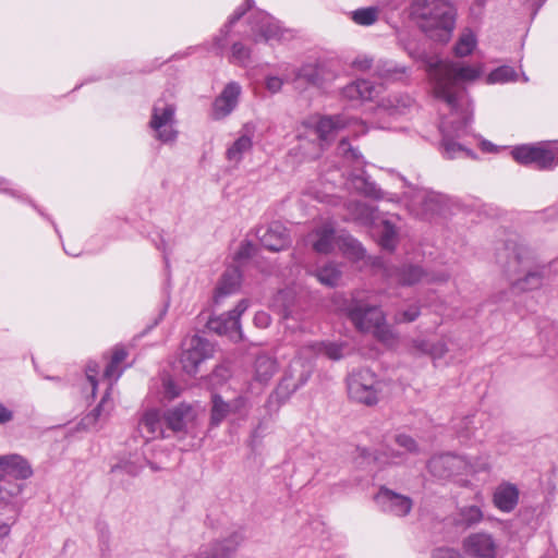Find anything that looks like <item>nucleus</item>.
Segmentation results:
<instances>
[{"mask_svg":"<svg viewBox=\"0 0 558 558\" xmlns=\"http://www.w3.org/2000/svg\"><path fill=\"white\" fill-rule=\"evenodd\" d=\"M405 50L410 57L423 62L433 83L435 96L446 101L451 110L450 117L440 123L444 155L448 159H453L462 154L470 155V150L457 143L456 138L469 134L473 112L468 109L460 110L458 100L460 85L475 81L481 74L480 69L460 61L441 60L437 56H428L416 46H405Z\"/></svg>","mask_w":558,"mask_h":558,"instance_id":"1","label":"nucleus"},{"mask_svg":"<svg viewBox=\"0 0 558 558\" xmlns=\"http://www.w3.org/2000/svg\"><path fill=\"white\" fill-rule=\"evenodd\" d=\"M496 258L513 291L527 292L543 286L544 271L533 269L534 255L525 244L509 240L497 252Z\"/></svg>","mask_w":558,"mask_h":558,"instance_id":"2","label":"nucleus"},{"mask_svg":"<svg viewBox=\"0 0 558 558\" xmlns=\"http://www.w3.org/2000/svg\"><path fill=\"white\" fill-rule=\"evenodd\" d=\"M411 16L429 36H433L434 32H440V40L449 38L456 24V10L450 0H413Z\"/></svg>","mask_w":558,"mask_h":558,"instance_id":"3","label":"nucleus"},{"mask_svg":"<svg viewBox=\"0 0 558 558\" xmlns=\"http://www.w3.org/2000/svg\"><path fill=\"white\" fill-rule=\"evenodd\" d=\"M379 381L377 376L369 368H359L347 377L349 397L366 405H374L378 402Z\"/></svg>","mask_w":558,"mask_h":558,"instance_id":"4","label":"nucleus"},{"mask_svg":"<svg viewBox=\"0 0 558 558\" xmlns=\"http://www.w3.org/2000/svg\"><path fill=\"white\" fill-rule=\"evenodd\" d=\"M429 473L439 480H450L458 475H468L477 473L486 469L484 463L482 468H475L471 461L462 456L453 453H441L434 456L427 463Z\"/></svg>","mask_w":558,"mask_h":558,"instance_id":"5","label":"nucleus"},{"mask_svg":"<svg viewBox=\"0 0 558 558\" xmlns=\"http://www.w3.org/2000/svg\"><path fill=\"white\" fill-rule=\"evenodd\" d=\"M511 155L517 162L538 170H548L558 165V149L543 143L515 146Z\"/></svg>","mask_w":558,"mask_h":558,"instance_id":"6","label":"nucleus"},{"mask_svg":"<svg viewBox=\"0 0 558 558\" xmlns=\"http://www.w3.org/2000/svg\"><path fill=\"white\" fill-rule=\"evenodd\" d=\"M385 275L389 283L403 287H410L420 282L433 283L448 280V275L445 272L430 274L425 271L420 265L413 264L386 267Z\"/></svg>","mask_w":558,"mask_h":558,"instance_id":"7","label":"nucleus"},{"mask_svg":"<svg viewBox=\"0 0 558 558\" xmlns=\"http://www.w3.org/2000/svg\"><path fill=\"white\" fill-rule=\"evenodd\" d=\"M214 353L213 344L201 336H193L183 342L180 355L182 369L189 375H195L199 365Z\"/></svg>","mask_w":558,"mask_h":558,"instance_id":"8","label":"nucleus"},{"mask_svg":"<svg viewBox=\"0 0 558 558\" xmlns=\"http://www.w3.org/2000/svg\"><path fill=\"white\" fill-rule=\"evenodd\" d=\"M175 106L162 99L157 100L151 110L149 126L156 132V138L163 142H173L178 132L174 130Z\"/></svg>","mask_w":558,"mask_h":558,"instance_id":"9","label":"nucleus"},{"mask_svg":"<svg viewBox=\"0 0 558 558\" xmlns=\"http://www.w3.org/2000/svg\"><path fill=\"white\" fill-rule=\"evenodd\" d=\"M244 536L241 531H232L227 535L202 545L191 558H234Z\"/></svg>","mask_w":558,"mask_h":558,"instance_id":"10","label":"nucleus"},{"mask_svg":"<svg viewBox=\"0 0 558 558\" xmlns=\"http://www.w3.org/2000/svg\"><path fill=\"white\" fill-rule=\"evenodd\" d=\"M247 307V301L241 300L232 311L210 318L207 323V328L217 335H227L232 339H241L240 317Z\"/></svg>","mask_w":558,"mask_h":558,"instance_id":"11","label":"nucleus"},{"mask_svg":"<svg viewBox=\"0 0 558 558\" xmlns=\"http://www.w3.org/2000/svg\"><path fill=\"white\" fill-rule=\"evenodd\" d=\"M251 31L255 43L259 40H283L287 39L289 31L282 29L278 22L264 11L255 12L250 20Z\"/></svg>","mask_w":558,"mask_h":558,"instance_id":"12","label":"nucleus"},{"mask_svg":"<svg viewBox=\"0 0 558 558\" xmlns=\"http://www.w3.org/2000/svg\"><path fill=\"white\" fill-rule=\"evenodd\" d=\"M374 500L381 511L396 517L408 515L413 507V501L410 497L386 487H380Z\"/></svg>","mask_w":558,"mask_h":558,"instance_id":"13","label":"nucleus"},{"mask_svg":"<svg viewBox=\"0 0 558 558\" xmlns=\"http://www.w3.org/2000/svg\"><path fill=\"white\" fill-rule=\"evenodd\" d=\"M462 549L473 558H496L497 543L492 534L476 532L462 541Z\"/></svg>","mask_w":558,"mask_h":558,"instance_id":"14","label":"nucleus"},{"mask_svg":"<svg viewBox=\"0 0 558 558\" xmlns=\"http://www.w3.org/2000/svg\"><path fill=\"white\" fill-rule=\"evenodd\" d=\"M256 235L262 245L272 252H279L291 244L287 228L279 221H274L266 227H259Z\"/></svg>","mask_w":558,"mask_h":558,"instance_id":"15","label":"nucleus"},{"mask_svg":"<svg viewBox=\"0 0 558 558\" xmlns=\"http://www.w3.org/2000/svg\"><path fill=\"white\" fill-rule=\"evenodd\" d=\"M195 417L196 413L193 407L187 403H180L163 412L166 428L173 433L185 434Z\"/></svg>","mask_w":558,"mask_h":558,"instance_id":"16","label":"nucleus"},{"mask_svg":"<svg viewBox=\"0 0 558 558\" xmlns=\"http://www.w3.org/2000/svg\"><path fill=\"white\" fill-rule=\"evenodd\" d=\"M404 183L410 189L404 193V196L409 198L413 205L422 206L423 210L426 213L433 214L440 210L445 203V196L442 194L427 189L413 186L407 181H404Z\"/></svg>","mask_w":558,"mask_h":558,"instance_id":"17","label":"nucleus"},{"mask_svg":"<svg viewBox=\"0 0 558 558\" xmlns=\"http://www.w3.org/2000/svg\"><path fill=\"white\" fill-rule=\"evenodd\" d=\"M354 320L366 331H369L374 337L383 343H391L397 339L396 333L386 324V316L381 310L371 311V319L368 323L361 320L360 316L354 315Z\"/></svg>","mask_w":558,"mask_h":558,"instance_id":"18","label":"nucleus"},{"mask_svg":"<svg viewBox=\"0 0 558 558\" xmlns=\"http://www.w3.org/2000/svg\"><path fill=\"white\" fill-rule=\"evenodd\" d=\"M241 86L236 82L228 83L214 101V116L222 119L229 116L238 105Z\"/></svg>","mask_w":558,"mask_h":558,"instance_id":"19","label":"nucleus"},{"mask_svg":"<svg viewBox=\"0 0 558 558\" xmlns=\"http://www.w3.org/2000/svg\"><path fill=\"white\" fill-rule=\"evenodd\" d=\"M348 124V119L344 116H328L323 117L317 122L314 133L320 142L323 147L325 144H329L336 136V133L343 129Z\"/></svg>","mask_w":558,"mask_h":558,"instance_id":"20","label":"nucleus"},{"mask_svg":"<svg viewBox=\"0 0 558 558\" xmlns=\"http://www.w3.org/2000/svg\"><path fill=\"white\" fill-rule=\"evenodd\" d=\"M307 241L315 252L328 254L335 246V229L331 225L325 223L308 233Z\"/></svg>","mask_w":558,"mask_h":558,"instance_id":"21","label":"nucleus"},{"mask_svg":"<svg viewBox=\"0 0 558 558\" xmlns=\"http://www.w3.org/2000/svg\"><path fill=\"white\" fill-rule=\"evenodd\" d=\"M0 468L16 480H26L33 475L31 464L19 454L0 456Z\"/></svg>","mask_w":558,"mask_h":558,"instance_id":"22","label":"nucleus"},{"mask_svg":"<svg viewBox=\"0 0 558 558\" xmlns=\"http://www.w3.org/2000/svg\"><path fill=\"white\" fill-rule=\"evenodd\" d=\"M241 283V272L236 267L225 270L216 288L214 301L218 304L223 298L236 292Z\"/></svg>","mask_w":558,"mask_h":558,"instance_id":"23","label":"nucleus"},{"mask_svg":"<svg viewBox=\"0 0 558 558\" xmlns=\"http://www.w3.org/2000/svg\"><path fill=\"white\" fill-rule=\"evenodd\" d=\"M140 427L147 438L167 437L163 414L161 415L157 410L147 411L141 420Z\"/></svg>","mask_w":558,"mask_h":558,"instance_id":"24","label":"nucleus"},{"mask_svg":"<svg viewBox=\"0 0 558 558\" xmlns=\"http://www.w3.org/2000/svg\"><path fill=\"white\" fill-rule=\"evenodd\" d=\"M328 73L325 68L317 63H306L295 72V82H304L308 85L322 87L328 81Z\"/></svg>","mask_w":558,"mask_h":558,"instance_id":"25","label":"nucleus"},{"mask_svg":"<svg viewBox=\"0 0 558 558\" xmlns=\"http://www.w3.org/2000/svg\"><path fill=\"white\" fill-rule=\"evenodd\" d=\"M518 501L519 490L510 483L499 485L494 493V504L504 512L512 511L518 505Z\"/></svg>","mask_w":558,"mask_h":558,"instance_id":"26","label":"nucleus"},{"mask_svg":"<svg viewBox=\"0 0 558 558\" xmlns=\"http://www.w3.org/2000/svg\"><path fill=\"white\" fill-rule=\"evenodd\" d=\"M376 94L375 85L368 80H356L342 88V96L350 100H372Z\"/></svg>","mask_w":558,"mask_h":558,"instance_id":"27","label":"nucleus"},{"mask_svg":"<svg viewBox=\"0 0 558 558\" xmlns=\"http://www.w3.org/2000/svg\"><path fill=\"white\" fill-rule=\"evenodd\" d=\"M22 492V485L16 481L3 476L0 477V506L8 505L13 497H16ZM11 526L8 523L0 522V538L10 534Z\"/></svg>","mask_w":558,"mask_h":558,"instance_id":"28","label":"nucleus"},{"mask_svg":"<svg viewBox=\"0 0 558 558\" xmlns=\"http://www.w3.org/2000/svg\"><path fill=\"white\" fill-rule=\"evenodd\" d=\"M375 310H381V308L377 305H371L367 302H365L364 299H361L357 296H353L351 302L348 304V306L345 308L349 319L352 322L354 327L362 332H367V331L364 330L356 323V320H354V317H355L354 315L356 314L357 316H360L362 322L368 323L372 317L371 311H375Z\"/></svg>","mask_w":558,"mask_h":558,"instance_id":"29","label":"nucleus"},{"mask_svg":"<svg viewBox=\"0 0 558 558\" xmlns=\"http://www.w3.org/2000/svg\"><path fill=\"white\" fill-rule=\"evenodd\" d=\"M278 371L276 359L260 354L254 362V380L260 385H266Z\"/></svg>","mask_w":558,"mask_h":558,"instance_id":"30","label":"nucleus"},{"mask_svg":"<svg viewBox=\"0 0 558 558\" xmlns=\"http://www.w3.org/2000/svg\"><path fill=\"white\" fill-rule=\"evenodd\" d=\"M317 353L325 354L328 359L338 361L349 353V347L344 342H322L310 345Z\"/></svg>","mask_w":558,"mask_h":558,"instance_id":"31","label":"nucleus"},{"mask_svg":"<svg viewBox=\"0 0 558 558\" xmlns=\"http://www.w3.org/2000/svg\"><path fill=\"white\" fill-rule=\"evenodd\" d=\"M254 1L245 0V4L239 7L234 13L230 16L227 24L220 29V34L215 38V45L218 49H223L226 46V38L231 29V27L246 13L248 9L252 8Z\"/></svg>","mask_w":558,"mask_h":558,"instance_id":"32","label":"nucleus"},{"mask_svg":"<svg viewBox=\"0 0 558 558\" xmlns=\"http://www.w3.org/2000/svg\"><path fill=\"white\" fill-rule=\"evenodd\" d=\"M375 74L385 80H397L407 72L405 66H401L390 60H379L374 65Z\"/></svg>","mask_w":558,"mask_h":558,"instance_id":"33","label":"nucleus"},{"mask_svg":"<svg viewBox=\"0 0 558 558\" xmlns=\"http://www.w3.org/2000/svg\"><path fill=\"white\" fill-rule=\"evenodd\" d=\"M253 142L247 135H241L234 143L227 149V159L231 162L239 163L245 153L252 149Z\"/></svg>","mask_w":558,"mask_h":558,"instance_id":"34","label":"nucleus"},{"mask_svg":"<svg viewBox=\"0 0 558 558\" xmlns=\"http://www.w3.org/2000/svg\"><path fill=\"white\" fill-rule=\"evenodd\" d=\"M210 426L217 427L228 416L231 411L230 404L219 395L211 397Z\"/></svg>","mask_w":558,"mask_h":558,"instance_id":"35","label":"nucleus"},{"mask_svg":"<svg viewBox=\"0 0 558 558\" xmlns=\"http://www.w3.org/2000/svg\"><path fill=\"white\" fill-rule=\"evenodd\" d=\"M483 520V512L477 506H466L460 509L458 523L471 527Z\"/></svg>","mask_w":558,"mask_h":558,"instance_id":"36","label":"nucleus"},{"mask_svg":"<svg viewBox=\"0 0 558 558\" xmlns=\"http://www.w3.org/2000/svg\"><path fill=\"white\" fill-rule=\"evenodd\" d=\"M315 277L320 283L327 287H335L340 280L341 272L333 264H327L316 270Z\"/></svg>","mask_w":558,"mask_h":558,"instance_id":"37","label":"nucleus"},{"mask_svg":"<svg viewBox=\"0 0 558 558\" xmlns=\"http://www.w3.org/2000/svg\"><path fill=\"white\" fill-rule=\"evenodd\" d=\"M379 244L383 248L392 251L397 244V230L392 222L384 220L380 227Z\"/></svg>","mask_w":558,"mask_h":558,"instance_id":"38","label":"nucleus"},{"mask_svg":"<svg viewBox=\"0 0 558 558\" xmlns=\"http://www.w3.org/2000/svg\"><path fill=\"white\" fill-rule=\"evenodd\" d=\"M475 46V35L471 31H468L460 36L454 45L453 51L457 57H465L474 50Z\"/></svg>","mask_w":558,"mask_h":558,"instance_id":"39","label":"nucleus"},{"mask_svg":"<svg viewBox=\"0 0 558 558\" xmlns=\"http://www.w3.org/2000/svg\"><path fill=\"white\" fill-rule=\"evenodd\" d=\"M126 355L128 353L123 348H116L112 353L111 361L105 368V377L109 379L114 378L117 380L121 375V372L118 371V367L120 363H122L125 360Z\"/></svg>","mask_w":558,"mask_h":558,"instance_id":"40","label":"nucleus"},{"mask_svg":"<svg viewBox=\"0 0 558 558\" xmlns=\"http://www.w3.org/2000/svg\"><path fill=\"white\" fill-rule=\"evenodd\" d=\"M378 19V10L374 7L357 9L352 12V20L363 26L373 25Z\"/></svg>","mask_w":558,"mask_h":558,"instance_id":"41","label":"nucleus"},{"mask_svg":"<svg viewBox=\"0 0 558 558\" xmlns=\"http://www.w3.org/2000/svg\"><path fill=\"white\" fill-rule=\"evenodd\" d=\"M113 408L112 400L110 398V392L107 391L99 404L84 418L86 424H94L98 421V418L102 415V413L108 414Z\"/></svg>","mask_w":558,"mask_h":558,"instance_id":"42","label":"nucleus"},{"mask_svg":"<svg viewBox=\"0 0 558 558\" xmlns=\"http://www.w3.org/2000/svg\"><path fill=\"white\" fill-rule=\"evenodd\" d=\"M517 73L512 66L502 65L494 71H492L488 75L489 83H507L511 81H515Z\"/></svg>","mask_w":558,"mask_h":558,"instance_id":"43","label":"nucleus"},{"mask_svg":"<svg viewBox=\"0 0 558 558\" xmlns=\"http://www.w3.org/2000/svg\"><path fill=\"white\" fill-rule=\"evenodd\" d=\"M361 194L365 197L375 199V201H381V199H388L390 202H395L397 197L392 194L386 193L383 191L377 184L369 179V181L366 183L364 190L361 192Z\"/></svg>","mask_w":558,"mask_h":558,"instance_id":"44","label":"nucleus"},{"mask_svg":"<svg viewBox=\"0 0 558 558\" xmlns=\"http://www.w3.org/2000/svg\"><path fill=\"white\" fill-rule=\"evenodd\" d=\"M306 378L296 381H293L291 377L284 376L279 383L276 395L281 399H287L289 396L294 392L301 385L305 383Z\"/></svg>","mask_w":558,"mask_h":558,"instance_id":"45","label":"nucleus"},{"mask_svg":"<svg viewBox=\"0 0 558 558\" xmlns=\"http://www.w3.org/2000/svg\"><path fill=\"white\" fill-rule=\"evenodd\" d=\"M421 315V307L417 304H412L408 308L395 314L393 322L396 324H404L415 322Z\"/></svg>","mask_w":558,"mask_h":558,"instance_id":"46","label":"nucleus"},{"mask_svg":"<svg viewBox=\"0 0 558 558\" xmlns=\"http://www.w3.org/2000/svg\"><path fill=\"white\" fill-rule=\"evenodd\" d=\"M343 247L347 253L351 254L353 257L357 259L364 257L365 251L362 247L361 243L351 236H347L343 239Z\"/></svg>","mask_w":558,"mask_h":558,"instance_id":"47","label":"nucleus"},{"mask_svg":"<svg viewBox=\"0 0 558 558\" xmlns=\"http://www.w3.org/2000/svg\"><path fill=\"white\" fill-rule=\"evenodd\" d=\"M250 56V49L245 47L242 43H234L232 45V58L238 63L245 64L246 62H248Z\"/></svg>","mask_w":558,"mask_h":558,"instance_id":"48","label":"nucleus"},{"mask_svg":"<svg viewBox=\"0 0 558 558\" xmlns=\"http://www.w3.org/2000/svg\"><path fill=\"white\" fill-rule=\"evenodd\" d=\"M355 207V211L359 215V218L367 223V222H372L374 219H375V208L365 204V203H362V202H359L354 205Z\"/></svg>","mask_w":558,"mask_h":558,"instance_id":"49","label":"nucleus"},{"mask_svg":"<svg viewBox=\"0 0 558 558\" xmlns=\"http://www.w3.org/2000/svg\"><path fill=\"white\" fill-rule=\"evenodd\" d=\"M396 442L398 446L404 448L405 451L416 453L418 451L417 444L414 438L405 434H399L396 436Z\"/></svg>","mask_w":558,"mask_h":558,"instance_id":"50","label":"nucleus"},{"mask_svg":"<svg viewBox=\"0 0 558 558\" xmlns=\"http://www.w3.org/2000/svg\"><path fill=\"white\" fill-rule=\"evenodd\" d=\"M141 469H142V466L136 464L135 462L126 461V462L113 465L111 468V472L112 473L125 472L126 474L135 476L140 473Z\"/></svg>","mask_w":558,"mask_h":558,"instance_id":"51","label":"nucleus"},{"mask_svg":"<svg viewBox=\"0 0 558 558\" xmlns=\"http://www.w3.org/2000/svg\"><path fill=\"white\" fill-rule=\"evenodd\" d=\"M448 352L447 343L444 340L430 343L429 356L434 360L441 359Z\"/></svg>","mask_w":558,"mask_h":558,"instance_id":"52","label":"nucleus"},{"mask_svg":"<svg viewBox=\"0 0 558 558\" xmlns=\"http://www.w3.org/2000/svg\"><path fill=\"white\" fill-rule=\"evenodd\" d=\"M373 65H374L373 58L365 56V54L357 56L352 62V66L359 71H368L373 68Z\"/></svg>","mask_w":558,"mask_h":558,"instance_id":"53","label":"nucleus"},{"mask_svg":"<svg viewBox=\"0 0 558 558\" xmlns=\"http://www.w3.org/2000/svg\"><path fill=\"white\" fill-rule=\"evenodd\" d=\"M338 151L339 154H342L343 156L350 157L352 159L360 158V153L357 151V149L353 148L345 138H342L340 141L338 145Z\"/></svg>","mask_w":558,"mask_h":558,"instance_id":"54","label":"nucleus"},{"mask_svg":"<svg viewBox=\"0 0 558 558\" xmlns=\"http://www.w3.org/2000/svg\"><path fill=\"white\" fill-rule=\"evenodd\" d=\"M369 177L366 175L365 173H362V174H355V175H352L350 181H351V185L352 187L359 192L361 194V192L364 190L366 183L369 181Z\"/></svg>","mask_w":558,"mask_h":558,"instance_id":"55","label":"nucleus"},{"mask_svg":"<svg viewBox=\"0 0 558 558\" xmlns=\"http://www.w3.org/2000/svg\"><path fill=\"white\" fill-rule=\"evenodd\" d=\"M433 558H463L462 555L453 548H438L434 551Z\"/></svg>","mask_w":558,"mask_h":558,"instance_id":"56","label":"nucleus"},{"mask_svg":"<svg viewBox=\"0 0 558 558\" xmlns=\"http://www.w3.org/2000/svg\"><path fill=\"white\" fill-rule=\"evenodd\" d=\"M97 374H98V365L96 363L88 364L86 368V377L93 387V393H95L97 387Z\"/></svg>","mask_w":558,"mask_h":558,"instance_id":"57","label":"nucleus"},{"mask_svg":"<svg viewBox=\"0 0 558 558\" xmlns=\"http://www.w3.org/2000/svg\"><path fill=\"white\" fill-rule=\"evenodd\" d=\"M283 85V81L278 76H267L266 77V88L270 93H278Z\"/></svg>","mask_w":558,"mask_h":558,"instance_id":"58","label":"nucleus"},{"mask_svg":"<svg viewBox=\"0 0 558 558\" xmlns=\"http://www.w3.org/2000/svg\"><path fill=\"white\" fill-rule=\"evenodd\" d=\"M270 323L271 318L266 312H257L254 316V324L259 328H266Z\"/></svg>","mask_w":558,"mask_h":558,"instance_id":"59","label":"nucleus"},{"mask_svg":"<svg viewBox=\"0 0 558 558\" xmlns=\"http://www.w3.org/2000/svg\"><path fill=\"white\" fill-rule=\"evenodd\" d=\"M412 347L416 352L429 355V348H430L429 341L424 340V339H416V340H413Z\"/></svg>","mask_w":558,"mask_h":558,"instance_id":"60","label":"nucleus"},{"mask_svg":"<svg viewBox=\"0 0 558 558\" xmlns=\"http://www.w3.org/2000/svg\"><path fill=\"white\" fill-rule=\"evenodd\" d=\"M14 418V412L0 403V425H4Z\"/></svg>","mask_w":558,"mask_h":558,"instance_id":"61","label":"nucleus"},{"mask_svg":"<svg viewBox=\"0 0 558 558\" xmlns=\"http://www.w3.org/2000/svg\"><path fill=\"white\" fill-rule=\"evenodd\" d=\"M163 388L165 393L169 399H174L180 395V390L177 388L175 384L170 379L165 381Z\"/></svg>","mask_w":558,"mask_h":558,"instance_id":"62","label":"nucleus"},{"mask_svg":"<svg viewBox=\"0 0 558 558\" xmlns=\"http://www.w3.org/2000/svg\"><path fill=\"white\" fill-rule=\"evenodd\" d=\"M253 245L250 242L243 243L236 253V258H247L251 256Z\"/></svg>","mask_w":558,"mask_h":558,"instance_id":"63","label":"nucleus"},{"mask_svg":"<svg viewBox=\"0 0 558 558\" xmlns=\"http://www.w3.org/2000/svg\"><path fill=\"white\" fill-rule=\"evenodd\" d=\"M482 148L484 151L492 153L495 150V145L488 141H483Z\"/></svg>","mask_w":558,"mask_h":558,"instance_id":"64","label":"nucleus"}]
</instances>
